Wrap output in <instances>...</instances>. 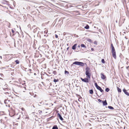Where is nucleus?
Wrapping results in <instances>:
<instances>
[{
    "label": "nucleus",
    "instance_id": "nucleus-1",
    "mask_svg": "<svg viewBox=\"0 0 129 129\" xmlns=\"http://www.w3.org/2000/svg\"><path fill=\"white\" fill-rule=\"evenodd\" d=\"M111 46L112 48L111 51L112 53V56L115 59H116V52L112 44H111Z\"/></svg>",
    "mask_w": 129,
    "mask_h": 129
},
{
    "label": "nucleus",
    "instance_id": "nucleus-2",
    "mask_svg": "<svg viewBox=\"0 0 129 129\" xmlns=\"http://www.w3.org/2000/svg\"><path fill=\"white\" fill-rule=\"evenodd\" d=\"M125 20V18L124 16H122L120 17L119 23V26H121L122 23H124Z\"/></svg>",
    "mask_w": 129,
    "mask_h": 129
},
{
    "label": "nucleus",
    "instance_id": "nucleus-3",
    "mask_svg": "<svg viewBox=\"0 0 129 129\" xmlns=\"http://www.w3.org/2000/svg\"><path fill=\"white\" fill-rule=\"evenodd\" d=\"M73 64H76L81 66H84V63H83L79 61H75L73 63Z\"/></svg>",
    "mask_w": 129,
    "mask_h": 129
},
{
    "label": "nucleus",
    "instance_id": "nucleus-4",
    "mask_svg": "<svg viewBox=\"0 0 129 129\" xmlns=\"http://www.w3.org/2000/svg\"><path fill=\"white\" fill-rule=\"evenodd\" d=\"M85 74L87 78H90L91 74L89 71H86Z\"/></svg>",
    "mask_w": 129,
    "mask_h": 129
},
{
    "label": "nucleus",
    "instance_id": "nucleus-5",
    "mask_svg": "<svg viewBox=\"0 0 129 129\" xmlns=\"http://www.w3.org/2000/svg\"><path fill=\"white\" fill-rule=\"evenodd\" d=\"M88 78H85L84 79H83L82 78H81V79L82 81L88 83L89 82L88 81Z\"/></svg>",
    "mask_w": 129,
    "mask_h": 129
},
{
    "label": "nucleus",
    "instance_id": "nucleus-6",
    "mask_svg": "<svg viewBox=\"0 0 129 129\" xmlns=\"http://www.w3.org/2000/svg\"><path fill=\"white\" fill-rule=\"evenodd\" d=\"M39 29L38 28H36L34 29L33 31L34 33H38L39 32Z\"/></svg>",
    "mask_w": 129,
    "mask_h": 129
},
{
    "label": "nucleus",
    "instance_id": "nucleus-7",
    "mask_svg": "<svg viewBox=\"0 0 129 129\" xmlns=\"http://www.w3.org/2000/svg\"><path fill=\"white\" fill-rule=\"evenodd\" d=\"M57 116L60 119L61 121H62L63 120V119L61 115L59 113H58L57 114Z\"/></svg>",
    "mask_w": 129,
    "mask_h": 129
},
{
    "label": "nucleus",
    "instance_id": "nucleus-8",
    "mask_svg": "<svg viewBox=\"0 0 129 129\" xmlns=\"http://www.w3.org/2000/svg\"><path fill=\"white\" fill-rule=\"evenodd\" d=\"M97 89L98 90H99L100 92L103 93V92H104V90L102 89L101 88L100 86H99L97 88Z\"/></svg>",
    "mask_w": 129,
    "mask_h": 129
},
{
    "label": "nucleus",
    "instance_id": "nucleus-9",
    "mask_svg": "<svg viewBox=\"0 0 129 129\" xmlns=\"http://www.w3.org/2000/svg\"><path fill=\"white\" fill-rule=\"evenodd\" d=\"M123 91L124 92L125 94L127 95L128 96H129V93H128L127 91L125 89H123Z\"/></svg>",
    "mask_w": 129,
    "mask_h": 129
},
{
    "label": "nucleus",
    "instance_id": "nucleus-10",
    "mask_svg": "<svg viewBox=\"0 0 129 129\" xmlns=\"http://www.w3.org/2000/svg\"><path fill=\"white\" fill-rule=\"evenodd\" d=\"M102 103L103 104V105L104 106H106L107 105V103L106 100L104 101H103Z\"/></svg>",
    "mask_w": 129,
    "mask_h": 129
},
{
    "label": "nucleus",
    "instance_id": "nucleus-11",
    "mask_svg": "<svg viewBox=\"0 0 129 129\" xmlns=\"http://www.w3.org/2000/svg\"><path fill=\"white\" fill-rule=\"evenodd\" d=\"M101 78L103 80L104 79L106 78L105 76L102 73L101 74Z\"/></svg>",
    "mask_w": 129,
    "mask_h": 129
},
{
    "label": "nucleus",
    "instance_id": "nucleus-12",
    "mask_svg": "<svg viewBox=\"0 0 129 129\" xmlns=\"http://www.w3.org/2000/svg\"><path fill=\"white\" fill-rule=\"evenodd\" d=\"M77 45V44H75L72 47V49L74 50H75L76 49V47Z\"/></svg>",
    "mask_w": 129,
    "mask_h": 129
},
{
    "label": "nucleus",
    "instance_id": "nucleus-13",
    "mask_svg": "<svg viewBox=\"0 0 129 129\" xmlns=\"http://www.w3.org/2000/svg\"><path fill=\"white\" fill-rule=\"evenodd\" d=\"M52 129H58V127L57 125H55L53 126Z\"/></svg>",
    "mask_w": 129,
    "mask_h": 129
},
{
    "label": "nucleus",
    "instance_id": "nucleus-14",
    "mask_svg": "<svg viewBox=\"0 0 129 129\" xmlns=\"http://www.w3.org/2000/svg\"><path fill=\"white\" fill-rule=\"evenodd\" d=\"M108 108L111 110H113L114 109V108L113 107L110 106H108Z\"/></svg>",
    "mask_w": 129,
    "mask_h": 129
},
{
    "label": "nucleus",
    "instance_id": "nucleus-15",
    "mask_svg": "<svg viewBox=\"0 0 129 129\" xmlns=\"http://www.w3.org/2000/svg\"><path fill=\"white\" fill-rule=\"evenodd\" d=\"M84 28L86 29H88L89 28V26L88 25H87Z\"/></svg>",
    "mask_w": 129,
    "mask_h": 129
},
{
    "label": "nucleus",
    "instance_id": "nucleus-16",
    "mask_svg": "<svg viewBox=\"0 0 129 129\" xmlns=\"http://www.w3.org/2000/svg\"><path fill=\"white\" fill-rule=\"evenodd\" d=\"M81 47H84L85 48H86V47L85 45L84 44H81Z\"/></svg>",
    "mask_w": 129,
    "mask_h": 129
},
{
    "label": "nucleus",
    "instance_id": "nucleus-17",
    "mask_svg": "<svg viewBox=\"0 0 129 129\" xmlns=\"http://www.w3.org/2000/svg\"><path fill=\"white\" fill-rule=\"evenodd\" d=\"M117 89L118 91V92H121V91L120 88H119L118 87H117Z\"/></svg>",
    "mask_w": 129,
    "mask_h": 129
},
{
    "label": "nucleus",
    "instance_id": "nucleus-18",
    "mask_svg": "<svg viewBox=\"0 0 129 129\" xmlns=\"http://www.w3.org/2000/svg\"><path fill=\"white\" fill-rule=\"evenodd\" d=\"M89 93L91 94H92L93 93V91L92 89H91L89 90Z\"/></svg>",
    "mask_w": 129,
    "mask_h": 129
},
{
    "label": "nucleus",
    "instance_id": "nucleus-19",
    "mask_svg": "<svg viewBox=\"0 0 129 129\" xmlns=\"http://www.w3.org/2000/svg\"><path fill=\"white\" fill-rule=\"evenodd\" d=\"M110 90V89L109 88H106L105 89V91L107 92H108Z\"/></svg>",
    "mask_w": 129,
    "mask_h": 129
},
{
    "label": "nucleus",
    "instance_id": "nucleus-20",
    "mask_svg": "<svg viewBox=\"0 0 129 129\" xmlns=\"http://www.w3.org/2000/svg\"><path fill=\"white\" fill-rule=\"evenodd\" d=\"M85 70L86 71H89V70H90V69L89 67H87L85 68Z\"/></svg>",
    "mask_w": 129,
    "mask_h": 129
},
{
    "label": "nucleus",
    "instance_id": "nucleus-21",
    "mask_svg": "<svg viewBox=\"0 0 129 129\" xmlns=\"http://www.w3.org/2000/svg\"><path fill=\"white\" fill-rule=\"evenodd\" d=\"M58 81H59V80H58V79H54V80L53 81L54 82H56Z\"/></svg>",
    "mask_w": 129,
    "mask_h": 129
},
{
    "label": "nucleus",
    "instance_id": "nucleus-22",
    "mask_svg": "<svg viewBox=\"0 0 129 129\" xmlns=\"http://www.w3.org/2000/svg\"><path fill=\"white\" fill-rule=\"evenodd\" d=\"M101 62L102 63H105V61L104 59H102L101 60Z\"/></svg>",
    "mask_w": 129,
    "mask_h": 129
},
{
    "label": "nucleus",
    "instance_id": "nucleus-23",
    "mask_svg": "<svg viewBox=\"0 0 129 129\" xmlns=\"http://www.w3.org/2000/svg\"><path fill=\"white\" fill-rule=\"evenodd\" d=\"M64 73L65 74H69V73L68 71L65 70L64 71Z\"/></svg>",
    "mask_w": 129,
    "mask_h": 129
},
{
    "label": "nucleus",
    "instance_id": "nucleus-24",
    "mask_svg": "<svg viewBox=\"0 0 129 129\" xmlns=\"http://www.w3.org/2000/svg\"><path fill=\"white\" fill-rule=\"evenodd\" d=\"M15 62L16 63V64H19V62L18 60H16L15 61Z\"/></svg>",
    "mask_w": 129,
    "mask_h": 129
},
{
    "label": "nucleus",
    "instance_id": "nucleus-25",
    "mask_svg": "<svg viewBox=\"0 0 129 129\" xmlns=\"http://www.w3.org/2000/svg\"><path fill=\"white\" fill-rule=\"evenodd\" d=\"M95 86L96 88L99 86L98 85L97 83H95Z\"/></svg>",
    "mask_w": 129,
    "mask_h": 129
},
{
    "label": "nucleus",
    "instance_id": "nucleus-26",
    "mask_svg": "<svg viewBox=\"0 0 129 129\" xmlns=\"http://www.w3.org/2000/svg\"><path fill=\"white\" fill-rule=\"evenodd\" d=\"M98 101H99V102H100V103H101V102H102H102H103V101H102V100H101L100 99H98Z\"/></svg>",
    "mask_w": 129,
    "mask_h": 129
},
{
    "label": "nucleus",
    "instance_id": "nucleus-27",
    "mask_svg": "<svg viewBox=\"0 0 129 129\" xmlns=\"http://www.w3.org/2000/svg\"><path fill=\"white\" fill-rule=\"evenodd\" d=\"M48 32L47 30H45L44 31V33L45 34H47Z\"/></svg>",
    "mask_w": 129,
    "mask_h": 129
},
{
    "label": "nucleus",
    "instance_id": "nucleus-28",
    "mask_svg": "<svg viewBox=\"0 0 129 129\" xmlns=\"http://www.w3.org/2000/svg\"><path fill=\"white\" fill-rule=\"evenodd\" d=\"M9 6L11 8V9H12L13 8V7H11V5L10 4H9Z\"/></svg>",
    "mask_w": 129,
    "mask_h": 129
},
{
    "label": "nucleus",
    "instance_id": "nucleus-29",
    "mask_svg": "<svg viewBox=\"0 0 129 129\" xmlns=\"http://www.w3.org/2000/svg\"><path fill=\"white\" fill-rule=\"evenodd\" d=\"M55 37L56 38H58V36L56 34H55Z\"/></svg>",
    "mask_w": 129,
    "mask_h": 129
},
{
    "label": "nucleus",
    "instance_id": "nucleus-30",
    "mask_svg": "<svg viewBox=\"0 0 129 129\" xmlns=\"http://www.w3.org/2000/svg\"><path fill=\"white\" fill-rule=\"evenodd\" d=\"M39 111V113L41 114V113H42V111Z\"/></svg>",
    "mask_w": 129,
    "mask_h": 129
},
{
    "label": "nucleus",
    "instance_id": "nucleus-31",
    "mask_svg": "<svg viewBox=\"0 0 129 129\" xmlns=\"http://www.w3.org/2000/svg\"><path fill=\"white\" fill-rule=\"evenodd\" d=\"M21 110L22 111H24L25 110L23 108H21Z\"/></svg>",
    "mask_w": 129,
    "mask_h": 129
},
{
    "label": "nucleus",
    "instance_id": "nucleus-32",
    "mask_svg": "<svg viewBox=\"0 0 129 129\" xmlns=\"http://www.w3.org/2000/svg\"><path fill=\"white\" fill-rule=\"evenodd\" d=\"M12 31L13 33H14V30H13V29H12Z\"/></svg>",
    "mask_w": 129,
    "mask_h": 129
},
{
    "label": "nucleus",
    "instance_id": "nucleus-33",
    "mask_svg": "<svg viewBox=\"0 0 129 129\" xmlns=\"http://www.w3.org/2000/svg\"><path fill=\"white\" fill-rule=\"evenodd\" d=\"M3 121V120L2 119H1L0 121H1V123H2V122Z\"/></svg>",
    "mask_w": 129,
    "mask_h": 129
},
{
    "label": "nucleus",
    "instance_id": "nucleus-34",
    "mask_svg": "<svg viewBox=\"0 0 129 129\" xmlns=\"http://www.w3.org/2000/svg\"><path fill=\"white\" fill-rule=\"evenodd\" d=\"M129 68V66H128L127 67H126V69H128V68Z\"/></svg>",
    "mask_w": 129,
    "mask_h": 129
},
{
    "label": "nucleus",
    "instance_id": "nucleus-35",
    "mask_svg": "<svg viewBox=\"0 0 129 129\" xmlns=\"http://www.w3.org/2000/svg\"><path fill=\"white\" fill-rule=\"evenodd\" d=\"M95 93H96V95H98H98L97 93V92L96 91H95Z\"/></svg>",
    "mask_w": 129,
    "mask_h": 129
},
{
    "label": "nucleus",
    "instance_id": "nucleus-36",
    "mask_svg": "<svg viewBox=\"0 0 129 129\" xmlns=\"http://www.w3.org/2000/svg\"><path fill=\"white\" fill-rule=\"evenodd\" d=\"M6 100H5L4 101V103H6Z\"/></svg>",
    "mask_w": 129,
    "mask_h": 129
},
{
    "label": "nucleus",
    "instance_id": "nucleus-37",
    "mask_svg": "<svg viewBox=\"0 0 129 129\" xmlns=\"http://www.w3.org/2000/svg\"><path fill=\"white\" fill-rule=\"evenodd\" d=\"M91 50L92 51H93L94 50V49H93V48H91Z\"/></svg>",
    "mask_w": 129,
    "mask_h": 129
},
{
    "label": "nucleus",
    "instance_id": "nucleus-38",
    "mask_svg": "<svg viewBox=\"0 0 129 129\" xmlns=\"http://www.w3.org/2000/svg\"><path fill=\"white\" fill-rule=\"evenodd\" d=\"M53 73L54 74V73H56V72L55 71H53Z\"/></svg>",
    "mask_w": 129,
    "mask_h": 129
},
{
    "label": "nucleus",
    "instance_id": "nucleus-39",
    "mask_svg": "<svg viewBox=\"0 0 129 129\" xmlns=\"http://www.w3.org/2000/svg\"><path fill=\"white\" fill-rule=\"evenodd\" d=\"M16 33H17L18 34H19V33L18 31H16L15 34H16Z\"/></svg>",
    "mask_w": 129,
    "mask_h": 129
},
{
    "label": "nucleus",
    "instance_id": "nucleus-40",
    "mask_svg": "<svg viewBox=\"0 0 129 129\" xmlns=\"http://www.w3.org/2000/svg\"><path fill=\"white\" fill-rule=\"evenodd\" d=\"M48 36V35H47V36H46V35H44V36L45 37H47V36Z\"/></svg>",
    "mask_w": 129,
    "mask_h": 129
},
{
    "label": "nucleus",
    "instance_id": "nucleus-41",
    "mask_svg": "<svg viewBox=\"0 0 129 129\" xmlns=\"http://www.w3.org/2000/svg\"><path fill=\"white\" fill-rule=\"evenodd\" d=\"M69 47H68V48H67V50H68L69 49Z\"/></svg>",
    "mask_w": 129,
    "mask_h": 129
},
{
    "label": "nucleus",
    "instance_id": "nucleus-42",
    "mask_svg": "<svg viewBox=\"0 0 129 129\" xmlns=\"http://www.w3.org/2000/svg\"><path fill=\"white\" fill-rule=\"evenodd\" d=\"M14 35H15V34H13L12 35V36L13 37V36H14Z\"/></svg>",
    "mask_w": 129,
    "mask_h": 129
},
{
    "label": "nucleus",
    "instance_id": "nucleus-43",
    "mask_svg": "<svg viewBox=\"0 0 129 129\" xmlns=\"http://www.w3.org/2000/svg\"><path fill=\"white\" fill-rule=\"evenodd\" d=\"M30 26V24L28 25V27H29Z\"/></svg>",
    "mask_w": 129,
    "mask_h": 129
},
{
    "label": "nucleus",
    "instance_id": "nucleus-44",
    "mask_svg": "<svg viewBox=\"0 0 129 129\" xmlns=\"http://www.w3.org/2000/svg\"><path fill=\"white\" fill-rule=\"evenodd\" d=\"M67 46H69V44H67Z\"/></svg>",
    "mask_w": 129,
    "mask_h": 129
},
{
    "label": "nucleus",
    "instance_id": "nucleus-45",
    "mask_svg": "<svg viewBox=\"0 0 129 129\" xmlns=\"http://www.w3.org/2000/svg\"><path fill=\"white\" fill-rule=\"evenodd\" d=\"M36 73H35L34 74V75H36Z\"/></svg>",
    "mask_w": 129,
    "mask_h": 129
},
{
    "label": "nucleus",
    "instance_id": "nucleus-46",
    "mask_svg": "<svg viewBox=\"0 0 129 129\" xmlns=\"http://www.w3.org/2000/svg\"><path fill=\"white\" fill-rule=\"evenodd\" d=\"M26 118H27V119H28V117H26Z\"/></svg>",
    "mask_w": 129,
    "mask_h": 129
},
{
    "label": "nucleus",
    "instance_id": "nucleus-47",
    "mask_svg": "<svg viewBox=\"0 0 129 129\" xmlns=\"http://www.w3.org/2000/svg\"><path fill=\"white\" fill-rule=\"evenodd\" d=\"M0 58H1V59H2V56H0Z\"/></svg>",
    "mask_w": 129,
    "mask_h": 129
},
{
    "label": "nucleus",
    "instance_id": "nucleus-48",
    "mask_svg": "<svg viewBox=\"0 0 129 129\" xmlns=\"http://www.w3.org/2000/svg\"><path fill=\"white\" fill-rule=\"evenodd\" d=\"M78 47H80V45H78Z\"/></svg>",
    "mask_w": 129,
    "mask_h": 129
},
{
    "label": "nucleus",
    "instance_id": "nucleus-49",
    "mask_svg": "<svg viewBox=\"0 0 129 129\" xmlns=\"http://www.w3.org/2000/svg\"><path fill=\"white\" fill-rule=\"evenodd\" d=\"M36 27V26H35V25H34V26H33V27Z\"/></svg>",
    "mask_w": 129,
    "mask_h": 129
},
{
    "label": "nucleus",
    "instance_id": "nucleus-50",
    "mask_svg": "<svg viewBox=\"0 0 129 129\" xmlns=\"http://www.w3.org/2000/svg\"><path fill=\"white\" fill-rule=\"evenodd\" d=\"M14 2H13V4L14 5V6H15V5H14Z\"/></svg>",
    "mask_w": 129,
    "mask_h": 129
},
{
    "label": "nucleus",
    "instance_id": "nucleus-51",
    "mask_svg": "<svg viewBox=\"0 0 129 129\" xmlns=\"http://www.w3.org/2000/svg\"><path fill=\"white\" fill-rule=\"evenodd\" d=\"M116 22L117 23V20L116 21Z\"/></svg>",
    "mask_w": 129,
    "mask_h": 129
},
{
    "label": "nucleus",
    "instance_id": "nucleus-52",
    "mask_svg": "<svg viewBox=\"0 0 129 129\" xmlns=\"http://www.w3.org/2000/svg\"><path fill=\"white\" fill-rule=\"evenodd\" d=\"M0 79H2V78H0Z\"/></svg>",
    "mask_w": 129,
    "mask_h": 129
},
{
    "label": "nucleus",
    "instance_id": "nucleus-53",
    "mask_svg": "<svg viewBox=\"0 0 129 129\" xmlns=\"http://www.w3.org/2000/svg\"><path fill=\"white\" fill-rule=\"evenodd\" d=\"M61 20V19H59V21H60V20Z\"/></svg>",
    "mask_w": 129,
    "mask_h": 129
},
{
    "label": "nucleus",
    "instance_id": "nucleus-54",
    "mask_svg": "<svg viewBox=\"0 0 129 129\" xmlns=\"http://www.w3.org/2000/svg\"><path fill=\"white\" fill-rule=\"evenodd\" d=\"M30 71H31V70L30 69Z\"/></svg>",
    "mask_w": 129,
    "mask_h": 129
},
{
    "label": "nucleus",
    "instance_id": "nucleus-55",
    "mask_svg": "<svg viewBox=\"0 0 129 129\" xmlns=\"http://www.w3.org/2000/svg\"><path fill=\"white\" fill-rule=\"evenodd\" d=\"M1 21V20H0V21Z\"/></svg>",
    "mask_w": 129,
    "mask_h": 129
}]
</instances>
